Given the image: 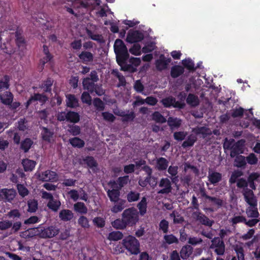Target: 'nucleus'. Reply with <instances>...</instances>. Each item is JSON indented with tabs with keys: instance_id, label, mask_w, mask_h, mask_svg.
Masks as SVG:
<instances>
[{
	"instance_id": "f257e3e1",
	"label": "nucleus",
	"mask_w": 260,
	"mask_h": 260,
	"mask_svg": "<svg viewBox=\"0 0 260 260\" xmlns=\"http://www.w3.org/2000/svg\"><path fill=\"white\" fill-rule=\"evenodd\" d=\"M114 49L116 54V61L120 67V70L123 71L135 72L136 68L127 63L129 55L127 47L123 41L119 39H116L114 43Z\"/></svg>"
},
{
	"instance_id": "f03ea898",
	"label": "nucleus",
	"mask_w": 260,
	"mask_h": 260,
	"mask_svg": "<svg viewBox=\"0 0 260 260\" xmlns=\"http://www.w3.org/2000/svg\"><path fill=\"white\" fill-rule=\"evenodd\" d=\"M123 247L132 255L140 253V244L136 238L132 235L125 237L122 240Z\"/></svg>"
},
{
	"instance_id": "7ed1b4c3",
	"label": "nucleus",
	"mask_w": 260,
	"mask_h": 260,
	"mask_svg": "<svg viewBox=\"0 0 260 260\" xmlns=\"http://www.w3.org/2000/svg\"><path fill=\"white\" fill-rule=\"evenodd\" d=\"M122 217L127 225L133 226L138 221V211L134 207L126 209L123 211Z\"/></svg>"
},
{
	"instance_id": "20e7f679",
	"label": "nucleus",
	"mask_w": 260,
	"mask_h": 260,
	"mask_svg": "<svg viewBox=\"0 0 260 260\" xmlns=\"http://www.w3.org/2000/svg\"><path fill=\"white\" fill-rule=\"evenodd\" d=\"M59 229L55 226L47 228L38 227V236L42 238H51L59 234Z\"/></svg>"
},
{
	"instance_id": "39448f33",
	"label": "nucleus",
	"mask_w": 260,
	"mask_h": 260,
	"mask_svg": "<svg viewBox=\"0 0 260 260\" xmlns=\"http://www.w3.org/2000/svg\"><path fill=\"white\" fill-rule=\"evenodd\" d=\"M161 103L165 108L173 107L179 109H184L185 107V103H181L176 100V99L172 96L164 98L161 100Z\"/></svg>"
},
{
	"instance_id": "423d86ee",
	"label": "nucleus",
	"mask_w": 260,
	"mask_h": 260,
	"mask_svg": "<svg viewBox=\"0 0 260 260\" xmlns=\"http://www.w3.org/2000/svg\"><path fill=\"white\" fill-rule=\"evenodd\" d=\"M211 248L214 249V252L219 255H223L225 251V245L223 241L219 237H215L211 241Z\"/></svg>"
},
{
	"instance_id": "0eeeda50",
	"label": "nucleus",
	"mask_w": 260,
	"mask_h": 260,
	"mask_svg": "<svg viewBox=\"0 0 260 260\" xmlns=\"http://www.w3.org/2000/svg\"><path fill=\"white\" fill-rule=\"evenodd\" d=\"M144 36L139 30H129L127 33L126 41L130 43H136L144 39Z\"/></svg>"
},
{
	"instance_id": "6e6552de",
	"label": "nucleus",
	"mask_w": 260,
	"mask_h": 260,
	"mask_svg": "<svg viewBox=\"0 0 260 260\" xmlns=\"http://www.w3.org/2000/svg\"><path fill=\"white\" fill-rule=\"evenodd\" d=\"M244 141L243 140H239L234 144L230 148L231 157H235L237 155L242 154L244 152Z\"/></svg>"
},
{
	"instance_id": "1a4fd4ad",
	"label": "nucleus",
	"mask_w": 260,
	"mask_h": 260,
	"mask_svg": "<svg viewBox=\"0 0 260 260\" xmlns=\"http://www.w3.org/2000/svg\"><path fill=\"white\" fill-rule=\"evenodd\" d=\"M243 194L244 197L245 201L252 207L257 206V201L254 197V193L251 189L248 188H244Z\"/></svg>"
},
{
	"instance_id": "9d476101",
	"label": "nucleus",
	"mask_w": 260,
	"mask_h": 260,
	"mask_svg": "<svg viewBox=\"0 0 260 260\" xmlns=\"http://www.w3.org/2000/svg\"><path fill=\"white\" fill-rule=\"evenodd\" d=\"M193 218L199 221L202 224L211 227L214 223L213 220H210L207 216L199 211H195L192 213Z\"/></svg>"
},
{
	"instance_id": "9b49d317",
	"label": "nucleus",
	"mask_w": 260,
	"mask_h": 260,
	"mask_svg": "<svg viewBox=\"0 0 260 260\" xmlns=\"http://www.w3.org/2000/svg\"><path fill=\"white\" fill-rule=\"evenodd\" d=\"M57 176L56 172L47 170L39 174L38 177L40 180L43 182H53L56 180Z\"/></svg>"
},
{
	"instance_id": "f8f14e48",
	"label": "nucleus",
	"mask_w": 260,
	"mask_h": 260,
	"mask_svg": "<svg viewBox=\"0 0 260 260\" xmlns=\"http://www.w3.org/2000/svg\"><path fill=\"white\" fill-rule=\"evenodd\" d=\"M171 61V58H166L165 55L161 54L158 59L155 61V64L156 69L159 71L166 70Z\"/></svg>"
},
{
	"instance_id": "ddd939ff",
	"label": "nucleus",
	"mask_w": 260,
	"mask_h": 260,
	"mask_svg": "<svg viewBox=\"0 0 260 260\" xmlns=\"http://www.w3.org/2000/svg\"><path fill=\"white\" fill-rule=\"evenodd\" d=\"M159 186L163 187L162 189L158 191V193L159 194H168L171 192V182L167 178H163L160 179L159 183Z\"/></svg>"
},
{
	"instance_id": "4468645a",
	"label": "nucleus",
	"mask_w": 260,
	"mask_h": 260,
	"mask_svg": "<svg viewBox=\"0 0 260 260\" xmlns=\"http://www.w3.org/2000/svg\"><path fill=\"white\" fill-rule=\"evenodd\" d=\"M78 57L84 64L92 62L94 59L93 54L88 51H82L78 54Z\"/></svg>"
},
{
	"instance_id": "2eb2a0df",
	"label": "nucleus",
	"mask_w": 260,
	"mask_h": 260,
	"mask_svg": "<svg viewBox=\"0 0 260 260\" xmlns=\"http://www.w3.org/2000/svg\"><path fill=\"white\" fill-rule=\"evenodd\" d=\"M14 95L10 91H5L0 95L1 102L6 106L11 105L13 101Z\"/></svg>"
},
{
	"instance_id": "dca6fc26",
	"label": "nucleus",
	"mask_w": 260,
	"mask_h": 260,
	"mask_svg": "<svg viewBox=\"0 0 260 260\" xmlns=\"http://www.w3.org/2000/svg\"><path fill=\"white\" fill-rule=\"evenodd\" d=\"M168 125L172 131L178 129L180 127L182 120L180 118L174 117H169L167 120Z\"/></svg>"
},
{
	"instance_id": "f3484780",
	"label": "nucleus",
	"mask_w": 260,
	"mask_h": 260,
	"mask_svg": "<svg viewBox=\"0 0 260 260\" xmlns=\"http://www.w3.org/2000/svg\"><path fill=\"white\" fill-rule=\"evenodd\" d=\"M83 161L87 166L92 170L93 173H96L98 171V164L93 157L87 156L83 159Z\"/></svg>"
},
{
	"instance_id": "a211bd4d",
	"label": "nucleus",
	"mask_w": 260,
	"mask_h": 260,
	"mask_svg": "<svg viewBox=\"0 0 260 260\" xmlns=\"http://www.w3.org/2000/svg\"><path fill=\"white\" fill-rule=\"evenodd\" d=\"M42 132L41 133L42 139L47 142H51V139L54 135L53 131L45 126L41 127Z\"/></svg>"
},
{
	"instance_id": "6ab92c4d",
	"label": "nucleus",
	"mask_w": 260,
	"mask_h": 260,
	"mask_svg": "<svg viewBox=\"0 0 260 260\" xmlns=\"http://www.w3.org/2000/svg\"><path fill=\"white\" fill-rule=\"evenodd\" d=\"M66 106L71 108H75L79 106V101L74 94L66 95Z\"/></svg>"
},
{
	"instance_id": "aec40b11",
	"label": "nucleus",
	"mask_w": 260,
	"mask_h": 260,
	"mask_svg": "<svg viewBox=\"0 0 260 260\" xmlns=\"http://www.w3.org/2000/svg\"><path fill=\"white\" fill-rule=\"evenodd\" d=\"M192 132L197 135H202L204 139L212 134L211 130L205 126H197L192 129Z\"/></svg>"
},
{
	"instance_id": "412c9836",
	"label": "nucleus",
	"mask_w": 260,
	"mask_h": 260,
	"mask_svg": "<svg viewBox=\"0 0 260 260\" xmlns=\"http://www.w3.org/2000/svg\"><path fill=\"white\" fill-rule=\"evenodd\" d=\"M74 217L73 212L69 209H62L59 213V218L63 221L67 222L71 220Z\"/></svg>"
},
{
	"instance_id": "4be33fe9",
	"label": "nucleus",
	"mask_w": 260,
	"mask_h": 260,
	"mask_svg": "<svg viewBox=\"0 0 260 260\" xmlns=\"http://www.w3.org/2000/svg\"><path fill=\"white\" fill-rule=\"evenodd\" d=\"M208 177L210 183L215 185L222 180V174L217 172H209Z\"/></svg>"
},
{
	"instance_id": "5701e85b",
	"label": "nucleus",
	"mask_w": 260,
	"mask_h": 260,
	"mask_svg": "<svg viewBox=\"0 0 260 260\" xmlns=\"http://www.w3.org/2000/svg\"><path fill=\"white\" fill-rule=\"evenodd\" d=\"M6 216L10 219V221L14 222L16 221H19L21 219L22 214L18 209H14L9 211L7 213Z\"/></svg>"
},
{
	"instance_id": "b1692460",
	"label": "nucleus",
	"mask_w": 260,
	"mask_h": 260,
	"mask_svg": "<svg viewBox=\"0 0 260 260\" xmlns=\"http://www.w3.org/2000/svg\"><path fill=\"white\" fill-rule=\"evenodd\" d=\"M53 82V79L51 78L48 77L46 80L43 81L42 84L40 86V87L43 89L45 92L51 93Z\"/></svg>"
},
{
	"instance_id": "393cba45",
	"label": "nucleus",
	"mask_w": 260,
	"mask_h": 260,
	"mask_svg": "<svg viewBox=\"0 0 260 260\" xmlns=\"http://www.w3.org/2000/svg\"><path fill=\"white\" fill-rule=\"evenodd\" d=\"M184 72V67L179 65H175L171 69L170 75L173 78H176Z\"/></svg>"
},
{
	"instance_id": "a878e982",
	"label": "nucleus",
	"mask_w": 260,
	"mask_h": 260,
	"mask_svg": "<svg viewBox=\"0 0 260 260\" xmlns=\"http://www.w3.org/2000/svg\"><path fill=\"white\" fill-rule=\"evenodd\" d=\"M38 235V228H29L27 230L21 232L20 233V236L24 239H28L32 238L35 236Z\"/></svg>"
},
{
	"instance_id": "bb28decb",
	"label": "nucleus",
	"mask_w": 260,
	"mask_h": 260,
	"mask_svg": "<svg viewBox=\"0 0 260 260\" xmlns=\"http://www.w3.org/2000/svg\"><path fill=\"white\" fill-rule=\"evenodd\" d=\"M169 166L168 160L165 157H159L157 159L156 167L158 171H163L166 170Z\"/></svg>"
},
{
	"instance_id": "cd10ccee",
	"label": "nucleus",
	"mask_w": 260,
	"mask_h": 260,
	"mask_svg": "<svg viewBox=\"0 0 260 260\" xmlns=\"http://www.w3.org/2000/svg\"><path fill=\"white\" fill-rule=\"evenodd\" d=\"M94 83V82L91 81L89 77L85 78L82 81L83 88L92 93L93 92L94 87L96 85Z\"/></svg>"
},
{
	"instance_id": "c85d7f7f",
	"label": "nucleus",
	"mask_w": 260,
	"mask_h": 260,
	"mask_svg": "<svg viewBox=\"0 0 260 260\" xmlns=\"http://www.w3.org/2000/svg\"><path fill=\"white\" fill-rule=\"evenodd\" d=\"M115 204L111 210L113 213H117L121 211L125 207L126 201L123 199H120L114 202Z\"/></svg>"
},
{
	"instance_id": "c756f323",
	"label": "nucleus",
	"mask_w": 260,
	"mask_h": 260,
	"mask_svg": "<svg viewBox=\"0 0 260 260\" xmlns=\"http://www.w3.org/2000/svg\"><path fill=\"white\" fill-rule=\"evenodd\" d=\"M67 121L76 123L80 121V116L78 113L72 111H69L67 113Z\"/></svg>"
},
{
	"instance_id": "7c9ffc66",
	"label": "nucleus",
	"mask_w": 260,
	"mask_h": 260,
	"mask_svg": "<svg viewBox=\"0 0 260 260\" xmlns=\"http://www.w3.org/2000/svg\"><path fill=\"white\" fill-rule=\"evenodd\" d=\"M119 189H112L107 191V196L109 198L110 200L112 202H116V201L120 200V191Z\"/></svg>"
},
{
	"instance_id": "2f4dec72",
	"label": "nucleus",
	"mask_w": 260,
	"mask_h": 260,
	"mask_svg": "<svg viewBox=\"0 0 260 260\" xmlns=\"http://www.w3.org/2000/svg\"><path fill=\"white\" fill-rule=\"evenodd\" d=\"M186 103L191 107H195L199 105L200 101L198 96L192 93H189L186 99Z\"/></svg>"
},
{
	"instance_id": "473e14b6",
	"label": "nucleus",
	"mask_w": 260,
	"mask_h": 260,
	"mask_svg": "<svg viewBox=\"0 0 260 260\" xmlns=\"http://www.w3.org/2000/svg\"><path fill=\"white\" fill-rule=\"evenodd\" d=\"M234 165L237 168H245L246 166V157L242 155L236 156Z\"/></svg>"
},
{
	"instance_id": "72a5a7b5",
	"label": "nucleus",
	"mask_w": 260,
	"mask_h": 260,
	"mask_svg": "<svg viewBox=\"0 0 260 260\" xmlns=\"http://www.w3.org/2000/svg\"><path fill=\"white\" fill-rule=\"evenodd\" d=\"M74 209L76 212L81 214H86L88 211L85 204L81 202H78L74 205Z\"/></svg>"
},
{
	"instance_id": "f704fd0d",
	"label": "nucleus",
	"mask_w": 260,
	"mask_h": 260,
	"mask_svg": "<svg viewBox=\"0 0 260 260\" xmlns=\"http://www.w3.org/2000/svg\"><path fill=\"white\" fill-rule=\"evenodd\" d=\"M15 42L17 46L19 47H23L25 46L26 41L24 38L21 35V32L17 30L15 32Z\"/></svg>"
},
{
	"instance_id": "c9c22d12",
	"label": "nucleus",
	"mask_w": 260,
	"mask_h": 260,
	"mask_svg": "<svg viewBox=\"0 0 260 260\" xmlns=\"http://www.w3.org/2000/svg\"><path fill=\"white\" fill-rule=\"evenodd\" d=\"M33 144L34 142L30 138H25L21 143L20 149L24 152H27Z\"/></svg>"
},
{
	"instance_id": "e433bc0d",
	"label": "nucleus",
	"mask_w": 260,
	"mask_h": 260,
	"mask_svg": "<svg viewBox=\"0 0 260 260\" xmlns=\"http://www.w3.org/2000/svg\"><path fill=\"white\" fill-rule=\"evenodd\" d=\"M197 138L193 135H190L187 137L186 140H185L182 144L181 146L183 148H186L188 147H192L193 146L194 143L197 141Z\"/></svg>"
},
{
	"instance_id": "4c0bfd02",
	"label": "nucleus",
	"mask_w": 260,
	"mask_h": 260,
	"mask_svg": "<svg viewBox=\"0 0 260 260\" xmlns=\"http://www.w3.org/2000/svg\"><path fill=\"white\" fill-rule=\"evenodd\" d=\"M22 165L25 171H31L36 165V162L29 159H25L22 161Z\"/></svg>"
},
{
	"instance_id": "58836bf2",
	"label": "nucleus",
	"mask_w": 260,
	"mask_h": 260,
	"mask_svg": "<svg viewBox=\"0 0 260 260\" xmlns=\"http://www.w3.org/2000/svg\"><path fill=\"white\" fill-rule=\"evenodd\" d=\"M137 207L139 210L141 215H144L146 213L147 202V199L145 197H143L141 201L138 204Z\"/></svg>"
},
{
	"instance_id": "ea45409f",
	"label": "nucleus",
	"mask_w": 260,
	"mask_h": 260,
	"mask_svg": "<svg viewBox=\"0 0 260 260\" xmlns=\"http://www.w3.org/2000/svg\"><path fill=\"white\" fill-rule=\"evenodd\" d=\"M60 202L59 200L54 199V198L49 201L47 203V207L54 212L57 211L60 208Z\"/></svg>"
},
{
	"instance_id": "a19ab883",
	"label": "nucleus",
	"mask_w": 260,
	"mask_h": 260,
	"mask_svg": "<svg viewBox=\"0 0 260 260\" xmlns=\"http://www.w3.org/2000/svg\"><path fill=\"white\" fill-rule=\"evenodd\" d=\"M27 211L29 213H35L38 208V201L35 199H30L27 201Z\"/></svg>"
},
{
	"instance_id": "79ce46f5",
	"label": "nucleus",
	"mask_w": 260,
	"mask_h": 260,
	"mask_svg": "<svg viewBox=\"0 0 260 260\" xmlns=\"http://www.w3.org/2000/svg\"><path fill=\"white\" fill-rule=\"evenodd\" d=\"M69 142L72 146L78 148L83 147L85 145L84 141L78 137H74L70 139Z\"/></svg>"
},
{
	"instance_id": "37998d69",
	"label": "nucleus",
	"mask_w": 260,
	"mask_h": 260,
	"mask_svg": "<svg viewBox=\"0 0 260 260\" xmlns=\"http://www.w3.org/2000/svg\"><path fill=\"white\" fill-rule=\"evenodd\" d=\"M10 78L8 75H5L3 79L0 80V91L7 90L10 87Z\"/></svg>"
},
{
	"instance_id": "c03bdc74",
	"label": "nucleus",
	"mask_w": 260,
	"mask_h": 260,
	"mask_svg": "<svg viewBox=\"0 0 260 260\" xmlns=\"http://www.w3.org/2000/svg\"><path fill=\"white\" fill-rule=\"evenodd\" d=\"M183 67L188 70L190 72H194L196 70L194 67V63L190 58H186L182 60Z\"/></svg>"
},
{
	"instance_id": "a18cd8bd",
	"label": "nucleus",
	"mask_w": 260,
	"mask_h": 260,
	"mask_svg": "<svg viewBox=\"0 0 260 260\" xmlns=\"http://www.w3.org/2000/svg\"><path fill=\"white\" fill-rule=\"evenodd\" d=\"M123 235L120 231H113L110 232L108 236V239L110 241H118L123 239Z\"/></svg>"
},
{
	"instance_id": "49530a36",
	"label": "nucleus",
	"mask_w": 260,
	"mask_h": 260,
	"mask_svg": "<svg viewBox=\"0 0 260 260\" xmlns=\"http://www.w3.org/2000/svg\"><path fill=\"white\" fill-rule=\"evenodd\" d=\"M140 193L135 191H130L126 195V199L129 203L138 201L140 199Z\"/></svg>"
},
{
	"instance_id": "de8ad7c7",
	"label": "nucleus",
	"mask_w": 260,
	"mask_h": 260,
	"mask_svg": "<svg viewBox=\"0 0 260 260\" xmlns=\"http://www.w3.org/2000/svg\"><path fill=\"white\" fill-rule=\"evenodd\" d=\"M192 248L189 245L184 246L180 251V256L182 259L188 258L191 253Z\"/></svg>"
},
{
	"instance_id": "09e8293b",
	"label": "nucleus",
	"mask_w": 260,
	"mask_h": 260,
	"mask_svg": "<svg viewBox=\"0 0 260 260\" xmlns=\"http://www.w3.org/2000/svg\"><path fill=\"white\" fill-rule=\"evenodd\" d=\"M68 124V127H69L68 132L71 135L74 136L79 135L81 133V128L79 126L74 124Z\"/></svg>"
},
{
	"instance_id": "8fccbe9b",
	"label": "nucleus",
	"mask_w": 260,
	"mask_h": 260,
	"mask_svg": "<svg viewBox=\"0 0 260 260\" xmlns=\"http://www.w3.org/2000/svg\"><path fill=\"white\" fill-rule=\"evenodd\" d=\"M86 32L87 36L92 40L96 41L99 43H103L104 40L102 35L99 34H93L92 31L88 29H86Z\"/></svg>"
},
{
	"instance_id": "3c124183",
	"label": "nucleus",
	"mask_w": 260,
	"mask_h": 260,
	"mask_svg": "<svg viewBox=\"0 0 260 260\" xmlns=\"http://www.w3.org/2000/svg\"><path fill=\"white\" fill-rule=\"evenodd\" d=\"M31 96L34 102L39 101L42 104L45 103L48 99V97L46 95L39 93H35L33 95H31Z\"/></svg>"
},
{
	"instance_id": "603ef678",
	"label": "nucleus",
	"mask_w": 260,
	"mask_h": 260,
	"mask_svg": "<svg viewBox=\"0 0 260 260\" xmlns=\"http://www.w3.org/2000/svg\"><path fill=\"white\" fill-rule=\"evenodd\" d=\"M78 224L84 229H88L90 227L88 218L83 215L80 216L78 219Z\"/></svg>"
},
{
	"instance_id": "864d4df0",
	"label": "nucleus",
	"mask_w": 260,
	"mask_h": 260,
	"mask_svg": "<svg viewBox=\"0 0 260 260\" xmlns=\"http://www.w3.org/2000/svg\"><path fill=\"white\" fill-rule=\"evenodd\" d=\"M152 119L157 123H164L167 121L166 118L158 111L152 114Z\"/></svg>"
},
{
	"instance_id": "5fc2aeb1",
	"label": "nucleus",
	"mask_w": 260,
	"mask_h": 260,
	"mask_svg": "<svg viewBox=\"0 0 260 260\" xmlns=\"http://www.w3.org/2000/svg\"><path fill=\"white\" fill-rule=\"evenodd\" d=\"M127 225L122 217L121 219H117L115 220L112 223V226L116 229H124Z\"/></svg>"
},
{
	"instance_id": "6e6d98bb",
	"label": "nucleus",
	"mask_w": 260,
	"mask_h": 260,
	"mask_svg": "<svg viewBox=\"0 0 260 260\" xmlns=\"http://www.w3.org/2000/svg\"><path fill=\"white\" fill-rule=\"evenodd\" d=\"M93 104L98 111H102L105 109L104 103L99 98L93 99Z\"/></svg>"
},
{
	"instance_id": "4d7b16f0",
	"label": "nucleus",
	"mask_w": 260,
	"mask_h": 260,
	"mask_svg": "<svg viewBox=\"0 0 260 260\" xmlns=\"http://www.w3.org/2000/svg\"><path fill=\"white\" fill-rule=\"evenodd\" d=\"M164 239L168 244H172L174 243L177 244L179 242L178 238L173 234L165 235L164 236Z\"/></svg>"
},
{
	"instance_id": "13d9d810",
	"label": "nucleus",
	"mask_w": 260,
	"mask_h": 260,
	"mask_svg": "<svg viewBox=\"0 0 260 260\" xmlns=\"http://www.w3.org/2000/svg\"><path fill=\"white\" fill-rule=\"evenodd\" d=\"M117 184L119 186V189H121L129 181V176L127 175L123 177H119L116 180Z\"/></svg>"
},
{
	"instance_id": "bf43d9fd",
	"label": "nucleus",
	"mask_w": 260,
	"mask_h": 260,
	"mask_svg": "<svg viewBox=\"0 0 260 260\" xmlns=\"http://www.w3.org/2000/svg\"><path fill=\"white\" fill-rule=\"evenodd\" d=\"M93 224L98 228H103L105 226L106 221L104 218L95 217L92 220Z\"/></svg>"
},
{
	"instance_id": "052dcab7",
	"label": "nucleus",
	"mask_w": 260,
	"mask_h": 260,
	"mask_svg": "<svg viewBox=\"0 0 260 260\" xmlns=\"http://www.w3.org/2000/svg\"><path fill=\"white\" fill-rule=\"evenodd\" d=\"M243 175V172L241 171L237 170L234 171L231 176V177L229 179V182L231 184L235 183L237 182V179L242 176Z\"/></svg>"
},
{
	"instance_id": "680f3d73",
	"label": "nucleus",
	"mask_w": 260,
	"mask_h": 260,
	"mask_svg": "<svg viewBox=\"0 0 260 260\" xmlns=\"http://www.w3.org/2000/svg\"><path fill=\"white\" fill-rule=\"evenodd\" d=\"M187 135V133L184 131L175 132L173 134L174 139L179 142L184 140Z\"/></svg>"
},
{
	"instance_id": "e2e57ef3",
	"label": "nucleus",
	"mask_w": 260,
	"mask_h": 260,
	"mask_svg": "<svg viewBox=\"0 0 260 260\" xmlns=\"http://www.w3.org/2000/svg\"><path fill=\"white\" fill-rule=\"evenodd\" d=\"M246 214L249 217L257 218L259 216V213L256 207H251L247 209Z\"/></svg>"
},
{
	"instance_id": "0e129e2a",
	"label": "nucleus",
	"mask_w": 260,
	"mask_h": 260,
	"mask_svg": "<svg viewBox=\"0 0 260 260\" xmlns=\"http://www.w3.org/2000/svg\"><path fill=\"white\" fill-rule=\"evenodd\" d=\"M17 188L19 195L23 198L27 196L29 193L28 190L23 184H18L17 185Z\"/></svg>"
},
{
	"instance_id": "69168bd1",
	"label": "nucleus",
	"mask_w": 260,
	"mask_h": 260,
	"mask_svg": "<svg viewBox=\"0 0 260 260\" xmlns=\"http://www.w3.org/2000/svg\"><path fill=\"white\" fill-rule=\"evenodd\" d=\"M235 251L238 260H245L244 250L242 247L236 246L235 248Z\"/></svg>"
},
{
	"instance_id": "338daca9",
	"label": "nucleus",
	"mask_w": 260,
	"mask_h": 260,
	"mask_svg": "<svg viewBox=\"0 0 260 260\" xmlns=\"http://www.w3.org/2000/svg\"><path fill=\"white\" fill-rule=\"evenodd\" d=\"M246 164L248 163L251 165H256L258 162V158L253 153H250L246 157Z\"/></svg>"
},
{
	"instance_id": "774afa93",
	"label": "nucleus",
	"mask_w": 260,
	"mask_h": 260,
	"mask_svg": "<svg viewBox=\"0 0 260 260\" xmlns=\"http://www.w3.org/2000/svg\"><path fill=\"white\" fill-rule=\"evenodd\" d=\"M169 222L166 219L161 220L159 223V229L163 232L164 233H167L169 231Z\"/></svg>"
}]
</instances>
